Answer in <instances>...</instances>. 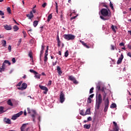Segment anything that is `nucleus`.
I'll list each match as a JSON object with an SVG mask.
<instances>
[{
  "label": "nucleus",
  "instance_id": "bb28decb",
  "mask_svg": "<svg viewBox=\"0 0 131 131\" xmlns=\"http://www.w3.org/2000/svg\"><path fill=\"white\" fill-rule=\"evenodd\" d=\"M29 57L32 59V62H33V57L32 56V51H30L29 52Z\"/></svg>",
  "mask_w": 131,
  "mask_h": 131
},
{
  "label": "nucleus",
  "instance_id": "864d4df0",
  "mask_svg": "<svg viewBox=\"0 0 131 131\" xmlns=\"http://www.w3.org/2000/svg\"><path fill=\"white\" fill-rule=\"evenodd\" d=\"M8 49L9 52H11V50H12V46H11V45H9L8 46Z\"/></svg>",
  "mask_w": 131,
  "mask_h": 131
},
{
  "label": "nucleus",
  "instance_id": "0e129e2a",
  "mask_svg": "<svg viewBox=\"0 0 131 131\" xmlns=\"http://www.w3.org/2000/svg\"><path fill=\"white\" fill-rule=\"evenodd\" d=\"M88 121H92V118L91 117L88 118Z\"/></svg>",
  "mask_w": 131,
  "mask_h": 131
},
{
  "label": "nucleus",
  "instance_id": "09e8293b",
  "mask_svg": "<svg viewBox=\"0 0 131 131\" xmlns=\"http://www.w3.org/2000/svg\"><path fill=\"white\" fill-rule=\"evenodd\" d=\"M45 48H46V46H45V44L43 43L41 45V50L43 51L45 50Z\"/></svg>",
  "mask_w": 131,
  "mask_h": 131
},
{
  "label": "nucleus",
  "instance_id": "72a5a7b5",
  "mask_svg": "<svg viewBox=\"0 0 131 131\" xmlns=\"http://www.w3.org/2000/svg\"><path fill=\"white\" fill-rule=\"evenodd\" d=\"M117 50V49H116V47H115V46H114V45H112L111 46V50H112V51H114V50Z\"/></svg>",
  "mask_w": 131,
  "mask_h": 131
},
{
  "label": "nucleus",
  "instance_id": "8fccbe9b",
  "mask_svg": "<svg viewBox=\"0 0 131 131\" xmlns=\"http://www.w3.org/2000/svg\"><path fill=\"white\" fill-rule=\"evenodd\" d=\"M21 42H22V39H19L17 43V46H20V44L21 43Z\"/></svg>",
  "mask_w": 131,
  "mask_h": 131
},
{
  "label": "nucleus",
  "instance_id": "f3484780",
  "mask_svg": "<svg viewBox=\"0 0 131 131\" xmlns=\"http://www.w3.org/2000/svg\"><path fill=\"white\" fill-rule=\"evenodd\" d=\"M28 33L29 34V35L30 36H31V37L32 38V36H33V31H32V30L30 29L28 31Z\"/></svg>",
  "mask_w": 131,
  "mask_h": 131
},
{
  "label": "nucleus",
  "instance_id": "49530a36",
  "mask_svg": "<svg viewBox=\"0 0 131 131\" xmlns=\"http://www.w3.org/2000/svg\"><path fill=\"white\" fill-rule=\"evenodd\" d=\"M101 5H102V7H105V8H106V9H108V6L106 5V4L102 3Z\"/></svg>",
  "mask_w": 131,
  "mask_h": 131
},
{
  "label": "nucleus",
  "instance_id": "4be33fe9",
  "mask_svg": "<svg viewBox=\"0 0 131 131\" xmlns=\"http://www.w3.org/2000/svg\"><path fill=\"white\" fill-rule=\"evenodd\" d=\"M85 115H89L91 114V108H88L85 113Z\"/></svg>",
  "mask_w": 131,
  "mask_h": 131
},
{
  "label": "nucleus",
  "instance_id": "f8f14e48",
  "mask_svg": "<svg viewBox=\"0 0 131 131\" xmlns=\"http://www.w3.org/2000/svg\"><path fill=\"white\" fill-rule=\"evenodd\" d=\"M4 27L6 30H12V26L9 25H6L4 26Z\"/></svg>",
  "mask_w": 131,
  "mask_h": 131
},
{
  "label": "nucleus",
  "instance_id": "473e14b6",
  "mask_svg": "<svg viewBox=\"0 0 131 131\" xmlns=\"http://www.w3.org/2000/svg\"><path fill=\"white\" fill-rule=\"evenodd\" d=\"M17 116L16 115V114H15L13 116H12L11 119H12V120H16V119H17Z\"/></svg>",
  "mask_w": 131,
  "mask_h": 131
},
{
  "label": "nucleus",
  "instance_id": "7ed1b4c3",
  "mask_svg": "<svg viewBox=\"0 0 131 131\" xmlns=\"http://www.w3.org/2000/svg\"><path fill=\"white\" fill-rule=\"evenodd\" d=\"M63 38L66 40H73L75 38V36L71 34H64L63 35Z\"/></svg>",
  "mask_w": 131,
  "mask_h": 131
},
{
  "label": "nucleus",
  "instance_id": "f704fd0d",
  "mask_svg": "<svg viewBox=\"0 0 131 131\" xmlns=\"http://www.w3.org/2000/svg\"><path fill=\"white\" fill-rule=\"evenodd\" d=\"M106 96H107V94L106 93V92L103 93V94H102L103 101L105 100V99H106Z\"/></svg>",
  "mask_w": 131,
  "mask_h": 131
},
{
  "label": "nucleus",
  "instance_id": "cd10ccee",
  "mask_svg": "<svg viewBox=\"0 0 131 131\" xmlns=\"http://www.w3.org/2000/svg\"><path fill=\"white\" fill-rule=\"evenodd\" d=\"M116 107H117V105H116V104H115V103H112L110 106V108H111L112 109L113 108H116Z\"/></svg>",
  "mask_w": 131,
  "mask_h": 131
},
{
  "label": "nucleus",
  "instance_id": "0eeeda50",
  "mask_svg": "<svg viewBox=\"0 0 131 131\" xmlns=\"http://www.w3.org/2000/svg\"><path fill=\"white\" fill-rule=\"evenodd\" d=\"M113 123L115 127L113 128V130H111V131H119V127H118L117 123L114 121L113 122Z\"/></svg>",
  "mask_w": 131,
  "mask_h": 131
},
{
  "label": "nucleus",
  "instance_id": "6ab92c4d",
  "mask_svg": "<svg viewBox=\"0 0 131 131\" xmlns=\"http://www.w3.org/2000/svg\"><path fill=\"white\" fill-rule=\"evenodd\" d=\"M38 22H39V20H35L33 21L34 27H36L37 26V25H38Z\"/></svg>",
  "mask_w": 131,
  "mask_h": 131
},
{
  "label": "nucleus",
  "instance_id": "ea45409f",
  "mask_svg": "<svg viewBox=\"0 0 131 131\" xmlns=\"http://www.w3.org/2000/svg\"><path fill=\"white\" fill-rule=\"evenodd\" d=\"M43 54V50H41L40 53V60L41 59V57H42V55Z\"/></svg>",
  "mask_w": 131,
  "mask_h": 131
},
{
  "label": "nucleus",
  "instance_id": "dca6fc26",
  "mask_svg": "<svg viewBox=\"0 0 131 131\" xmlns=\"http://www.w3.org/2000/svg\"><path fill=\"white\" fill-rule=\"evenodd\" d=\"M27 17H28V19H30V20H32V18H33L32 11H31L29 14H27Z\"/></svg>",
  "mask_w": 131,
  "mask_h": 131
},
{
  "label": "nucleus",
  "instance_id": "a878e982",
  "mask_svg": "<svg viewBox=\"0 0 131 131\" xmlns=\"http://www.w3.org/2000/svg\"><path fill=\"white\" fill-rule=\"evenodd\" d=\"M52 18H53V15H52V14H50L48 17V19H47L48 22H50Z\"/></svg>",
  "mask_w": 131,
  "mask_h": 131
},
{
  "label": "nucleus",
  "instance_id": "052dcab7",
  "mask_svg": "<svg viewBox=\"0 0 131 131\" xmlns=\"http://www.w3.org/2000/svg\"><path fill=\"white\" fill-rule=\"evenodd\" d=\"M100 91H101L103 93H105V90H104V87H102V89H100Z\"/></svg>",
  "mask_w": 131,
  "mask_h": 131
},
{
  "label": "nucleus",
  "instance_id": "a19ab883",
  "mask_svg": "<svg viewBox=\"0 0 131 131\" xmlns=\"http://www.w3.org/2000/svg\"><path fill=\"white\" fill-rule=\"evenodd\" d=\"M87 102L89 104H91V103H92V99H91V98L89 97L87 100Z\"/></svg>",
  "mask_w": 131,
  "mask_h": 131
},
{
  "label": "nucleus",
  "instance_id": "b1692460",
  "mask_svg": "<svg viewBox=\"0 0 131 131\" xmlns=\"http://www.w3.org/2000/svg\"><path fill=\"white\" fill-rule=\"evenodd\" d=\"M6 111H4V107L0 106V114H3V113H5Z\"/></svg>",
  "mask_w": 131,
  "mask_h": 131
},
{
  "label": "nucleus",
  "instance_id": "2eb2a0df",
  "mask_svg": "<svg viewBox=\"0 0 131 131\" xmlns=\"http://www.w3.org/2000/svg\"><path fill=\"white\" fill-rule=\"evenodd\" d=\"M39 88H40V89L42 91H46V92H48L49 91V89H48V88L43 85H39Z\"/></svg>",
  "mask_w": 131,
  "mask_h": 131
},
{
  "label": "nucleus",
  "instance_id": "13d9d810",
  "mask_svg": "<svg viewBox=\"0 0 131 131\" xmlns=\"http://www.w3.org/2000/svg\"><path fill=\"white\" fill-rule=\"evenodd\" d=\"M21 84H22V81L19 82L17 84V86H21Z\"/></svg>",
  "mask_w": 131,
  "mask_h": 131
},
{
  "label": "nucleus",
  "instance_id": "c9c22d12",
  "mask_svg": "<svg viewBox=\"0 0 131 131\" xmlns=\"http://www.w3.org/2000/svg\"><path fill=\"white\" fill-rule=\"evenodd\" d=\"M80 115H82V116H85V113L84 114V112H83V110H81L80 111Z\"/></svg>",
  "mask_w": 131,
  "mask_h": 131
},
{
  "label": "nucleus",
  "instance_id": "680f3d73",
  "mask_svg": "<svg viewBox=\"0 0 131 131\" xmlns=\"http://www.w3.org/2000/svg\"><path fill=\"white\" fill-rule=\"evenodd\" d=\"M46 6H47V3H45L44 4H43L42 5V7L43 8H46Z\"/></svg>",
  "mask_w": 131,
  "mask_h": 131
},
{
  "label": "nucleus",
  "instance_id": "e2e57ef3",
  "mask_svg": "<svg viewBox=\"0 0 131 131\" xmlns=\"http://www.w3.org/2000/svg\"><path fill=\"white\" fill-rule=\"evenodd\" d=\"M12 61L13 63H16V59L15 58H13Z\"/></svg>",
  "mask_w": 131,
  "mask_h": 131
},
{
  "label": "nucleus",
  "instance_id": "39448f33",
  "mask_svg": "<svg viewBox=\"0 0 131 131\" xmlns=\"http://www.w3.org/2000/svg\"><path fill=\"white\" fill-rule=\"evenodd\" d=\"M59 99L60 103H64L65 101V94H64L62 91L60 92Z\"/></svg>",
  "mask_w": 131,
  "mask_h": 131
},
{
  "label": "nucleus",
  "instance_id": "2f4dec72",
  "mask_svg": "<svg viewBox=\"0 0 131 131\" xmlns=\"http://www.w3.org/2000/svg\"><path fill=\"white\" fill-rule=\"evenodd\" d=\"M17 116L16 115V114H15L13 116H12L11 119H12V120H16V119H17Z\"/></svg>",
  "mask_w": 131,
  "mask_h": 131
},
{
  "label": "nucleus",
  "instance_id": "f257e3e1",
  "mask_svg": "<svg viewBox=\"0 0 131 131\" xmlns=\"http://www.w3.org/2000/svg\"><path fill=\"white\" fill-rule=\"evenodd\" d=\"M100 13L102 15H101L100 17L102 19V20H103V21H106V20H109V18L105 17L111 16L110 14H109V12L107 9L104 8L102 9L100 11Z\"/></svg>",
  "mask_w": 131,
  "mask_h": 131
},
{
  "label": "nucleus",
  "instance_id": "20e7f679",
  "mask_svg": "<svg viewBox=\"0 0 131 131\" xmlns=\"http://www.w3.org/2000/svg\"><path fill=\"white\" fill-rule=\"evenodd\" d=\"M108 107H109V99L107 98L106 99V101H104V112H107V111H108Z\"/></svg>",
  "mask_w": 131,
  "mask_h": 131
},
{
  "label": "nucleus",
  "instance_id": "4468645a",
  "mask_svg": "<svg viewBox=\"0 0 131 131\" xmlns=\"http://www.w3.org/2000/svg\"><path fill=\"white\" fill-rule=\"evenodd\" d=\"M4 122H6L7 124H11L12 122L11 121V119L7 118H5L4 119Z\"/></svg>",
  "mask_w": 131,
  "mask_h": 131
},
{
  "label": "nucleus",
  "instance_id": "7c9ffc66",
  "mask_svg": "<svg viewBox=\"0 0 131 131\" xmlns=\"http://www.w3.org/2000/svg\"><path fill=\"white\" fill-rule=\"evenodd\" d=\"M2 46L4 47H7V41L4 40L2 42Z\"/></svg>",
  "mask_w": 131,
  "mask_h": 131
},
{
  "label": "nucleus",
  "instance_id": "4c0bfd02",
  "mask_svg": "<svg viewBox=\"0 0 131 131\" xmlns=\"http://www.w3.org/2000/svg\"><path fill=\"white\" fill-rule=\"evenodd\" d=\"M57 46L58 48L61 47V41L60 40H57Z\"/></svg>",
  "mask_w": 131,
  "mask_h": 131
},
{
  "label": "nucleus",
  "instance_id": "c03bdc74",
  "mask_svg": "<svg viewBox=\"0 0 131 131\" xmlns=\"http://www.w3.org/2000/svg\"><path fill=\"white\" fill-rule=\"evenodd\" d=\"M96 89L98 90V91L101 90V86H100V84L97 85Z\"/></svg>",
  "mask_w": 131,
  "mask_h": 131
},
{
  "label": "nucleus",
  "instance_id": "4d7b16f0",
  "mask_svg": "<svg viewBox=\"0 0 131 131\" xmlns=\"http://www.w3.org/2000/svg\"><path fill=\"white\" fill-rule=\"evenodd\" d=\"M4 15H5V13L3 12V11L0 10V15L4 16Z\"/></svg>",
  "mask_w": 131,
  "mask_h": 131
},
{
  "label": "nucleus",
  "instance_id": "69168bd1",
  "mask_svg": "<svg viewBox=\"0 0 131 131\" xmlns=\"http://www.w3.org/2000/svg\"><path fill=\"white\" fill-rule=\"evenodd\" d=\"M127 56H128V57H130V58H131V53L130 52H128L127 54Z\"/></svg>",
  "mask_w": 131,
  "mask_h": 131
},
{
  "label": "nucleus",
  "instance_id": "5701e85b",
  "mask_svg": "<svg viewBox=\"0 0 131 131\" xmlns=\"http://www.w3.org/2000/svg\"><path fill=\"white\" fill-rule=\"evenodd\" d=\"M13 28L14 29V31H18V30H19V27L17 25L13 26Z\"/></svg>",
  "mask_w": 131,
  "mask_h": 131
},
{
  "label": "nucleus",
  "instance_id": "1a4fd4ad",
  "mask_svg": "<svg viewBox=\"0 0 131 131\" xmlns=\"http://www.w3.org/2000/svg\"><path fill=\"white\" fill-rule=\"evenodd\" d=\"M123 54H121L120 57L119 58L117 62V64H118V65H119V64H121L122 62V60H123Z\"/></svg>",
  "mask_w": 131,
  "mask_h": 131
},
{
  "label": "nucleus",
  "instance_id": "3c124183",
  "mask_svg": "<svg viewBox=\"0 0 131 131\" xmlns=\"http://www.w3.org/2000/svg\"><path fill=\"white\" fill-rule=\"evenodd\" d=\"M48 61V56H45L44 57V62L46 63Z\"/></svg>",
  "mask_w": 131,
  "mask_h": 131
},
{
  "label": "nucleus",
  "instance_id": "9d476101",
  "mask_svg": "<svg viewBox=\"0 0 131 131\" xmlns=\"http://www.w3.org/2000/svg\"><path fill=\"white\" fill-rule=\"evenodd\" d=\"M36 116L37 117V119L38 121H40V116L36 113V111L35 110L33 111V117H35Z\"/></svg>",
  "mask_w": 131,
  "mask_h": 131
},
{
  "label": "nucleus",
  "instance_id": "423d86ee",
  "mask_svg": "<svg viewBox=\"0 0 131 131\" xmlns=\"http://www.w3.org/2000/svg\"><path fill=\"white\" fill-rule=\"evenodd\" d=\"M69 80H71V81H73V83L75 84H77V83H78V82L77 81V80H76V79H75V77H74L73 76H69Z\"/></svg>",
  "mask_w": 131,
  "mask_h": 131
},
{
  "label": "nucleus",
  "instance_id": "bf43d9fd",
  "mask_svg": "<svg viewBox=\"0 0 131 131\" xmlns=\"http://www.w3.org/2000/svg\"><path fill=\"white\" fill-rule=\"evenodd\" d=\"M119 46H120V47H124V43H123V42H121V43L119 44Z\"/></svg>",
  "mask_w": 131,
  "mask_h": 131
},
{
  "label": "nucleus",
  "instance_id": "aec40b11",
  "mask_svg": "<svg viewBox=\"0 0 131 131\" xmlns=\"http://www.w3.org/2000/svg\"><path fill=\"white\" fill-rule=\"evenodd\" d=\"M83 127L86 129H90V128H91V124H84Z\"/></svg>",
  "mask_w": 131,
  "mask_h": 131
},
{
  "label": "nucleus",
  "instance_id": "a211bd4d",
  "mask_svg": "<svg viewBox=\"0 0 131 131\" xmlns=\"http://www.w3.org/2000/svg\"><path fill=\"white\" fill-rule=\"evenodd\" d=\"M80 42L82 43V45H83V46H84V47H85V48H86V49H90V46H88L83 41H80Z\"/></svg>",
  "mask_w": 131,
  "mask_h": 131
},
{
  "label": "nucleus",
  "instance_id": "774afa93",
  "mask_svg": "<svg viewBox=\"0 0 131 131\" xmlns=\"http://www.w3.org/2000/svg\"><path fill=\"white\" fill-rule=\"evenodd\" d=\"M127 48L129 49V50H131V46L130 45H127Z\"/></svg>",
  "mask_w": 131,
  "mask_h": 131
},
{
  "label": "nucleus",
  "instance_id": "37998d69",
  "mask_svg": "<svg viewBox=\"0 0 131 131\" xmlns=\"http://www.w3.org/2000/svg\"><path fill=\"white\" fill-rule=\"evenodd\" d=\"M110 7L113 10H114V7H113V4L111 2H110Z\"/></svg>",
  "mask_w": 131,
  "mask_h": 131
},
{
  "label": "nucleus",
  "instance_id": "58836bf2",
  "mask_svg": "<svg viewBox=\"0 0 131 131\" xmlns=\"http://www.w3.org/2000/svg\"><path fill=\"white\" fill-rule=\"evenodd\" d=\"M69 55V53L68 52V50H67L65 53H64V56L66 58H67V57H68Z\"/></svg>",
  "mask_w": 131,
  "mask_h": 131
},
{
  "label": "nucleus",
  "instance_id": "c756f323",
  "mask_svg": "<svg viewBox=\"0 0 131 131\" xmlns=\"http://www.w3.org/2000/svg\"><path fill=\"white\" fill-rule=\"evenodd\" d=\"M22 114H23V111H20L18 113L16 114L15 115L17 116V117H20V116H21Z\"/></svg>",
  "mask_w": 131,
  "mask_h": 131
},
{
  "label": "nucleus",
  "instance_id": "e433bc0d",
  "mask_svg": "<svg viewBox=\"0 0 131 131\" xmlns=\"http://www.w3.org/2000/svg\"><path fill=\"white\" fill-rule=\"evenodd\" d=\"M111 28L114 32H116V30H115V28H117L116 27H115L114 25H112Z\"/></svg>",
  "mask_w": 131,
  "mask_h": 131
},
{
  "label": "nucleus",
  "instance_id": "603ef678",
  "mask_svg": "<svg viewBox=\"0 0 131 131\" xmlns=\"http://www.w3.org/2000/svg\"><path fill=\"white\" fill-rule=\"evenodd\" d=\"M7 10L9 14H11V8L10 7H8Z\"/></svg>",
  "mask_w": 131,
  "mask_h": 131
},
{
  "label": "nucleus",
  "instance_id": "9b49d317",
  "mask_svg": "<svg viewBox=\"0 0 131 131\" xmlns=\"http://www.w3.org/2000/svg\"><path fill=\"white\" fill-rule=\"evenodd\" d=\"M33 73L34 74V77L35 78H37V79H40V74H38L37 72H36L35 71H33Z\"/></svg>",
  "mask_w": 131,
  "mask_h": 131
},
{
  "label": "nucleus",
  "instance_id": "ddd939ff",
  "mask_svg": "<svg viewBox=\"0 0 131 131\" xmlns=\"http://www.w3.org/2000/svg\"><path fill=\"white\" fill-rule=\"evenodd\" d=\"M27 125H28V123L23 124L20 127V130L25 131V128H26V126H27Z\"/></svg>",
  "mask_w": 131,
  "mask_h": 131
},
{
  "label": "nucleus",
  "instance_id": "412c9836",
  "mask_svg": "<svg viewBox=\"0 0 131 131\" xmlns=\"http://www.w3.org/2000/svg\"><path fill=\"white\" fill-rule=\"evenodd\" d=\"M57 70L58 74H62V71L61 70V68H60L59 66H57Z\"/></svg>",
  "mask_w": 131,
  "mask_h": 131
},
{
  "label": "nucleus",
  "instance_id": "6e6d98bb",
  "mask_svg": "<svg viewBox=\"0 0 131 131\" xmlns=\"http://www.w3.org/2000/svg\"><path fill=\"white\" fill-rule=\"evenodd\" d=\"M23 33L24 34V37H26V36H27L26 32H25V31H23Z\"/></svg>",
  "mask_w": 131,
  "mask_h": 131
},
{
  "label": "nucleus",
  "instance_id": "6e6552de",
  "mask_svg": "<svg viewBox=\"0 0 131 131\" xmlns=\"http://www.w3.org/2000/svg\"><path fill=\"white\" fill-rule=\"evenodd\" d=\"M17 89L19 91H24V90H26V89H27V84L26 83H23L21 84V87H19Z\"/></svg>",
  "mask_w": 131,
  "mask_h": 131
},
{
  "label": "nucleus",
  "instance_id": "5fc2aeb1",
  "mask_svg": "<svg viewBox=\"0 0 131 131\" xmlns=\"http://www.w3.org/2000/svg\"><path fill=\"white\" fill-rule=\"evenodd\" d=\"M77 17V15H76L75 16H73L71 18V21H72V20H73L74 19H76Z\"/></svg>",
  "mask_w": 131,
  "mask_h": 131
},
{
  "label": "nucleus",
  "instance_id": "338daca9",
  "mask_svg": "<svg viewBox=\"0 0 131 131\" xmlns=\"http://www.w3.org/2000/svg\"><path fill=\"white\" fill-rule=\"evenodd\" d=\"M48 85H51L52 84V80H50L48 82Z\"/></svg>",
  "mask_w": 131,
  "mask_h": 131
},
{
  "label": "nucleus",
  "instance_id": "f03ea898",
  "mask_svg": "<svg viewBox=\"0 0 131 131\" xmlns=\"http://www.w3.org/2000/svg\"><path fill=\"white\" fill-rule=\"evenodd\" d=\"M103 102V99H102V95L98 94V97L96 98V106L98 110L100 109V106Z\"/></svg>",
  "mask_w": 131,
  "mask_h": 131
},
{
  "label": "nucleus",
  "instance_id": "a18cd8bd",
  "mask_svg": "<svg viewBox=\"0 0 131 131\" xmlns=\"http://www.w3.org/2000/svg\"><path fill=\"white\" fill-rule=\"evenodd\" d=\"M94 93V87H92L90 90V94H93Z\"/></svg>",
  "mask_w": 131,
  "mask_h": 131
},
{
  "label": "nucleus",
  "instance_id": "de8ad7c7",
  "mask_svg": "<svg viewBox=\"0 0 131 131\" xmlns=\"http://www.w3.org/2000/svg\"><path fill=\"white\" fill-rule=\"evenodd\" d=\"M56 11L57 14H58V3L56 2Z\"/></svg>",
  "mask_w": 131,
  "mask_h": 131
},
{
  "label": "nucleus",
  "instance_id": "79ce46f5",
  "mask_svg": "<svg viewBox=\"0 0 131 131\" xmlns=\"http://www.w3.org/2000/svg\"><path fill=\"white\" fill-rule=\"evenodd\" d=\"M5 64H8V65H11V62L9 60H5L4 62Z\"/></svg>",
  "mask_w": 131,
  "mask_h": 131
},
{
  "label": "nucleus",
  "instance_id": "c85d7f7f",
  "mask_svg": "<svg viewBox=\"0 0 131 131\" xmlns=\"http://www.w3.org/2000/svg\"><path fill=\"white\" fill-rule=\"evenodd\" d=\"M7 104L8 105H9V106H13V103H12V101H11V99H9L7 101Z\"/></svg>",
  "mask_w": 131,
  "mask_h": 131
},
{
  "label": "nucleus",
  "instance_id": "393cba45",
  "mask_svg": "<svg viewBox=\"0 0 131 131\" xmlns=\"http://www.w3.org/2000/svg\"><path fill=\"white\" fill-rule=\"evenodd\" d=\"M1 69L2 71H5V69H6V63L5 62L3 63Z\"/></svg>",
  "mask_w": 131,
  "mask_h": 131
}]
</instances>
